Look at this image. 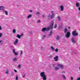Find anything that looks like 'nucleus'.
<instances>
[{"label":"nucleus","mask_w":80,"mask_h":80,"mask_svg":"<svg viewBox=\"0 0 80 80\" xmlns=\"http://www.w3.org/2000/svg\"><path fill=\"white\" fill-rule=\"evenodd\" d=\"M53 24H54V22H51L50 24V26L49 27H48V28H42V32H44L48 31V30H49L50 29H53Z\"/></svg>","instance_id":"f257e3e1"},{"label":"nucleus","mask_w":80,"mask_h":80,"mask_svg":"<svg viewBox=\"0 0 80 80\" xmlns=\"http://www.w3.org/2000/svg\"><path fill=\"white\" fill-rule=\"evenodd\" d=\"M40 76L42 77L43 80H47V76H46V75H45V73L44 72H41Z\"/></svg>","instance_id":"f03ea898"},{"label":"nucleus","mask_w":80,"mask_h":80,"mask_svg":"<svg viewBox=\"0 0 80 80\" xmlns=\"http://www.w3.org/2000/svg\"><path fill=\"white\" fill-rule=\"evenodd\" d=\"M72 35L73 36H77L78 35V32H77L76 31H74L72 32Z\"/></svg>","instance_id":"7ed1b4c3"},{"label":"nucleus","mask_w":80,"mask_h":80,"mask_svg":"<svg viewBox=\"0 0 80 80\" xmlns=\"http://www.w3.org/2000/svg\"><path fill=\"white\" fill-rule=\"evenodd\" d=\"M57 66L58 67H59V68H61V69H63V68H64V65L61 64H58Z\"/></svg>","instance_id":"20e7f679"},{"label":"nucleus","mask_w":80,"mask_h":80,"mask_svg":"<svg viewBox=\"0 0 80 80\" xmlns=\"http://www.w3.org/2000/svg\"><path fill=\"white\" fill-rule=\"evenodd\" d=\"M70 33L69 32H68L65 34L66 37L68 38H69V37L70 36Z\"/></svg>","instance_id":"39448f33"},{"label":"nucleus","mask_w":80,"mask_h":80,"mask_svg":"<svg viewBox=\"0 0 80 80\" xmlns=\"http://www.w3.org/2000/svg\"><path fill=\"white\" fill-rule=\"evenodd\" d=\"M24 35L23 33H21L20 35L19 34H18L16 36V37L18 38H21V37H23Z\"/></svg>","instance_id":"423d86ee"},{"label":"nucleus","mask_w":80,"mask_h":80,"mask_svg":"<svg viewBox=\"0 0 80 80\" xmlns=\"http://www.w3.org/2000/svg\"><path fill=\"white\" fill-rule=\"evenodd\" d=\"M18 42V39H16L15 41L14 42L13 44L14 45H17V44Z\"/></svg>","instance_id":"0eeeda50"},{"label":"nucleus","mask_w":80,"mask_h":80,"mask_svg":"<svg viewBox=\"0 0 80 80\" xmlns=\"http://www.w3.org/2000/svg\"><path fill=\"white\" fill-rule=\"evenodd\" d=\"M0 10H2V12H5V7H4V6H1L0 7Z\"/></svg>","instance_id":"6e6552de"},{"label":"nucleus","mask_w":80,"mask_h":80,"mask_svg":"<svg viewBox=\"0 0 80 80\" xmlns=\"http://www.w3.org/2000/svg\"><path fill=\"white\" fill-rule=\"evenodd\" d=\"M12 51L14 53V54L16 56H17V55H18V53L15 52V50L14 49H12Z\"/></svg>","instance_id":"1a4fd4ad"},{"label":"nucleus","mask_w":80,"mask_h":80,"mask_svg":"<svg viewBox=\"0 0 80 80\" xmlns=\"http://www.w3.org/2000/svg\"><path fill=\"white\" fill-rule=\"evenodd\" d=\"M58 58H59L58 56H56L54 58V59L55 62H57V61H58Z\"/></svg>","instance_id":"9d476101"},{"label":"nucleus","mask_w":80,"mask_h":80,"mask_svg":"<svg viewBox=\"0 0 80 80\" xmlns=\"http://www.w3.org/2000/svg\"><path fill=\"white\" fill-rule=\"evenodd\" d=\"M60 7L61 11L62 12L63 11V10H64V7H63V6L61 5L60 6Z\"/></svg>","instance_id":"9b49d317"},{"label":"nucleus","mask_w":80,"mask_h":80,"mask_svg":"<svg viewBox=\"0 0 80 80\" xmlns=\"http://www.w3.org/2000/svg\"><path fill=\"white\" fill-rule=\"evenodd\" d=\"M71 41L73 43H76V41L75 40V38H72L71 39Z\"/></svg>","instance_id":"f8f14e48"},{"label":"nucleus","mask_w":80,"mask_h":80,"mask_svg":"<svg viewBox=\"0 0 80 80\" xmlns=\"http://www.w3.org/2000/svg\"><path fill=\"white\" fill-rule=\"evenodd\" d=\"M76 5L77 7H79L80 6V4L78 2H76Z\"/></svg>","instance_id":"ddd939ff"},{"label":"nucleus","mask_w":80,"mask_h":80,"mask_svg":"<svg viewBox=\"0 0 80 80\" xmlns=\"http://www.w3.org/2000/svg\"><path fill=\"white\" fill-rule=\"evenodd\" d=\"M40 12H37L36 13V15H37V16L40 15Z\"/></svg>","instance_id":"4468645a"},{"label":"nucleus","mask_w":80,"mask_h":80,"mask_svg":"<svg viewBox=\"0 0 80 80\" xmlns=\"http://www.w3.org/2000/svg\"><path fill=\"white\" fill-rule=\"evenodd\" d=\"M32 17V15L31 14L29 15L27 17L28 19L30 18H31V17Z\"/></svg>","instance_id":"2eb2a0df"},{"label":"nucleus","mask_w":80,"mask_h":80,"mask_svg":"<svg viewBox=\"0 0 80 80\" xmlns=\"http://www.w3.org/2000/svg\"><path fill=\"white\" fill-rule=\"evenodd\" d=\"M59 69H60V68H58L57 67H55L54 68L55 70H59Z\"/></svg>","instance_id":"dca6fc26"},{"label":"nucleus","mask_w":80,"mask_h":80,"mask_svg":"<svg viewBox=\"0 0 80 80\" xmlns=\"http://www.w3.org/2000/svg\"><path fill=\"white\" fill-rule=\"evenodd\" d=\"M64 33H67V31H68V29L66 28H65L64 29Z\"/></svg>","instance_id":"f3484780"},{"label":"nucleus","mask_w":80,"mask_h":80,"mask_svg":"<svg viewBox=\"0 0 80 80\" xmlns=\"http://www.w3.org/2000/svg\"><path fill=\"white\" fill-rule=\"evenodd\" d=\"M51 49H52V51H55V48H54V47H53L52 46H51Z\"/></svg>","instance_id":"a211bd4d"},{"label":"nucleus","mask_w":80,"mask_h":80,"mask_svg":"<svg viewBox=\"0 0 80 80\" xmlns=\"http://www.w3.org/2000/svg\"><path fill=\"white\" fill-rule=\"evenodd\" d=\"M62 78H63V79L64 80H66L67 79V78H66V77H65V75H62Z\"/></svg>","instance_id":"6ab92c4d"},{"label":"nucleus","mask_w":80,"mask_h":80,"mask_svg":"<svg viewBox=\"0 0 80 80\" xmlns=\"http://www.w3.org/2000/svg\"><path fill=\"white\" fill-rule=\"evenodd\" d=\"M58 18L59 21L60 22L62 20H61V18H60V16H58Z\"/></svg>","instance_id":"aec40b11"},{"label":"nucleus","mask_w":80,"mask_h":80,"mask_svg":"<svg viewBox=\"0 0 80 80\" xmlns=\"http://www.w3.org/2000/svg\"><path fill=\"white\" fill-rule=\"evenodd\" d=\"M52 31H51L50 32L49 36H52Z\"/></svg>","instance_id":"412c9836"},{"label":"nucleus","mask_w":80,"mask_h":80,"mask_svg":"<svg viewBox=\"0 0 80 80\" xmlns=\"http://www.w3.org/2000/svg\"><path fill=\"white\" fill-rule=\"evenodd\" d=\"M45 37H46V35H43V36L42 37V39H44V38H45Z\"/></svg>","instance_id":"4be33fe9"},{"label":"nucleus","mask_w":80,"mask_h":80,"mask_svg":"<svg viewBox=\"0 0 80 80\" xmlns=\"http://www.w3.org/2000/svg\"><path fill=\"white\" fill-rule=\"evenodd\" d=\"M60 38V37L58 36H57V37L56 38L57 40H59Z\"/></svg>","instance_id":"5701e85b"},{"label":"nucleus","mask_w":80,"mask_h":80,"mask_svg":"<svg viewBox=\"0 0 80 80\" xmlns=\"http://www.w3.org/2000/svg\"><path fill=\"white\" fill-rule=\"evenodd\" d=\"M54 17V14H52V15L51 16V18H53Z\"/></svg>","instance_id":"b1692460"},{"label":"nucleus","mask_w":80,"mask_h":80,"mask_svg":"<svg viewBox=\"0 0 80 80\" xmlns=\"http://www.w3.org/2000/svg\"><path fill=\"white\" fill-rule=\"evenodd\" d=\"M12 32L13 33H16V29H13Z\"/></svg>","instance_id":"393cba45"},{"label":"nucleus","mask_w":80,"mask_h":80,"mask_svg":"<svg viewBox=\"0 0 80 80\" xmlns=\"http://www.w3.org/2000/svg\"><path fill=\"white\" fill-rule=\"evenodd\" d=\"M13 60L14 62H15V61H17V58H14L13 59Z\"/></svg>","instance_id":"a878e982"},{"label":"nucleus","mask_w":80,"mask_h":80,"mask_svg":"<svg viewBox=\"0 0 80 80\" xmlns=\"http://www.w3.org/2000/svg\"><path fill=\"white\" fill-rule=\"evenodd\" d=\"M9 72V70H7L6 72V74H8Z\"/></svg>","instance_id":"bb28decb"},{"label":"nucleus","mask_w":80,"mask_h":80,"mask_svg":"<svg viewBox=\"0 0 80 80\" xmlns=\"http://www.w3.org/2000/svg\"><path fill=\"white\" fill-rule=\"evenodd\" d=\"M16 80H18V75L16 77Z\"/></svg>","instance_id":"cd10ccee"},{"label":"nucleus","mask_w":80,"mask_h":80,"mask_svg":"<svg viewBox=\"0 0 80 80\" xmlns=\"http://www.w3.org/2000/svg\"><path fill=\"white\" fill-rule=\"evenodd\" d=\"M4 12H5V13L6 15H8V12H7V11H4Z\"/></svg>","instance_id":"c85d7f7f"},{"label":"nucleus","mask_w":80,"mask_h":80,"mask_svg":"<svg viewBox=\"0 0 80 80\" xmlns=\"http://www.w3.org/2000/svg\"><path fill=\"white\" fill-rule=\"evenodd\" d=\"M3 35V33H0V38H1L2 37V35Z\"/></svg>","instance_id":"c756f323"},{"label":"nucleus","mask_w":80,"mask_h":80,"mask_svg":"<svg viewBox=\"0 0 80 80\" xmlns=\"http://www.w3.org/2000/svg\"><path fill=\"white\" fill-rule=\"evenodd\" d=\"M57 27V24H56L54 26V28H56Z\"/></svg>","instance_id":"7c9ffc66"},{"label":"nucleus","mask_w":80,"mask_h":80,"mask_svg":"<svg viewBox=\"0 0 80 80\" xmlns=\"http://www.w3.org/2000/svg\"><path fill=\"white\" fill-rule=\"evenodd\" d=\"M14 75V73L13 72H11V76H13V75Z\"/></svg>","instance_id":"2f4dec72"},{"label":"nucleus","mask_w":80,"mask_h":80,"mask_svg":"<svg viewBox=\"0 0 80 80\" xmlns=\"http://www.w3.org/2000/svg\"><path fill=\"white\" fill-rule=\"evenodd\" d=\"M54 51H55V52H58V49L57 48H56Z\"/></svg>","instance_id":"473e14b6"},{"label":"nucleus","mask_w":80,"mask_h":80,"mask_svg":"<svg viewBox=\"0 0 80 80\" xmlns=\"http://www.w3.org/2000/svg\"><path fill=\"white\" fill-rule=\"evenodd\" d=\"M18 68H21V65L19 64L18 65Z\"/></svg>","instance_id":"72a5a7b5"},{"label":"nucleus","mask_w":80,"mask_h":80,"mask_svg":"<svg viewBox=\"0 0 80 80\" xmlns=\"http://www.w3.org/2000/svg\"><path fill=\"white\" fill-rule=\"evenodd\" d=\"M25 74H24V75L22 76V77L23 78H25Z\"/></svg>","instance_id":"f704fd0d"},{"label":"nucleus","mask_w":80,"mask_h":80,"mask_svg":"<svg viewBox=\"0 0 80 80\" xmlns=\"http://www.w3.org/2000/svg\"><path fill=\"white\" fill-rule=\"evenodd\" d=\"M37 23H40V20H38L37 21Z\"/></svg>","instance_id":"c9c22d12"},{"label":"nucleus","mask_w":80,"mask_h":80,"mask_svg":"<svg viewBox=\"0 0 80 80\" xmlns=\"http://www.w3.org/2000/svg\"><path fill=\"white\" fill-rule=\"evenodd\" d=\"M29 12L31 13H32V12H33V11H32V10H30Z\"/></svg>","instance_id":"e433bc0d"},{"label":"nucleus","mask_w":80,"mask_h":80,"mask_svg":"<svg viewBox=\"0 0 80 80\" xmlns=\"http://www.w3.org/2000/svg\"><path fill=\"white\" fill-rule=\"evenodd\" d=\"M2 30V27H1V26H0V30Z\"/></svg>","instance_id":"4c0bfd02"},{"label":"nucleus","mask_w":80,"mask_h":80,"mask_svg":"<svg viewBox=\"0 0 80 80\" xmlns=\"http://www.w3.org/2000/svg\"><path fill=\"white\" fill-rule=\"evenodd\" d=\"M14 71L15 72H17V70H16L15 69H14Z\"/></svg>","instance_id":"58836bf2"},{"label":"nucleus","mask_w":80,"mask_h":80,"mask_svg":"<svg viewBox=\"0 0 80 80\" xmlns=\"http://www.w3.org/2000/svg\"><path fill=\"white\" fill-rule=\"evenodd\" d=\"M22 53H23V51H21V53H20V55H22Z\"/></svg>","instance_id":"ea45409f"},{"label":"nucleus","mask_w":80,"mask_h":80,"mask_svg":"<svg viewBox=\"0 0 80 80\" xmlns=\"http://www.w3.org/2000/svg\"><path fill=\"white\" fill-rule=\"evenodd\" d=\"M50 17V14H49L48 16V18H49Z\"/></svg>","instance_id":"a19ab883"},{"label":"nucleus","mask_w":80,"mask_h":80,"mask_svg":"<svg viewBox=\"0 0 80 80\" xmlns=\"http://www.w3.org/2000/svg\"><path fill=\"white\" fill-rule=\"evenodd\" d=\"M52 57H52V55L50 56V57H49L50 58H52Z\"/></svg>","instance_id":"79ce46f5"},{"label":"nucleus","mask_w":80,"mask_h":80,"mask_svg":"<svg viewBox=\"0 0 80 80\" xmlns=\"http://www.w3.org/2000/svg\"><path fill=\"white\" fill-rule=\"evenodd\" d=\"M53 12H54L53 11H51V13H52V14H53Z\"/></svg>","instance_id":"37998d69"},{"label":"nucleus","mask_w":80,"mask_h":80,"mask_svg":"<svg viewBox=\"0 0 80 80\" xmlns=\"http://www.w3.org/2000/svg\"><path fill=\"white\" fill-rule=\"evenodd\" d=\"M42 17H45V15H42Z\"/></svg>","instance_id":"c03bdc74"},{"label":"nucleus","mask_w":80,"mask_h":80,"mask_svg":"<svg viewBox=\"0 0 80 80\" xmlns=\"http://www.w3.org/2000/svg\"><path fill=\"white\" fill-rule=\"evenodd\" d=\"M77 80H80V78H78Z\"/></svg>","instance_id":"a18cd8bd"},{"label":"nucleus","mask_w":80,"mask_h":80,"mask_svg":"<svg viewBox=\"0 0 80 80\" xmlns=\"http://www.w3.org/2000/svg\"><path fill=\"white\" fill-rule=\"evenodd\" d=\"M73 79V77H71V80H72Z\"/></svg>","instance_id":"49530a36"},{"label":"nucleus","mask_w":80,"mask_h":80,"mask_svg":"<svg viewBox=\"0 0 80 80\" xmlns=\"http://www.w3.org/2000/svg\"><path fill=\"white\" fill-rule=\"evenodd\" d=\"M65 73V72H61V73Z\"/></svg>","instance_id":"de8ad7c7"},{"label":"nucleus","mask_w":80,"mask_h":80,"mask_svg":"<svg viewBox=\"0 0 80 80\" xmlns=\"http://www.w3.org/2000/svg\"><path fill=\"white\" fill-rule=\"evenodd\" d=\"M68 29H70V27H68Z\"/></svg>","instance_id":"09e8293b"},{"label":"nucleus","mask_w":80,"mask_h":80,"mask_svg":"<svg viewBox=\"0 0 80 80\" xmlns=\"http://www.w3.org/2000/svg\"><path fill=\"white\" fill-rule=\"evenodd\" d=\"M2 42V41L0 40V43H1V42Z\"/></svg>","instance_id":"8fccbe9b"},{"label":"nucleus","mask_w":80,"mask_h":80,"mask_svg":"<svg viewBox=\"0 0 80 80\" xmlns=\"http://www.w3.org/2000/svg\"><path fill=\"white\" fill-rule=\"evenodd\" d=\"M55 64H52V66H53V67H54V66H55Z\"/></svg>","instance_id":"3c124183"},{"label":"nucleus","mask_w":80,"mask_h":80,"mask_svg":"<svg viewBox=\"0 0 80 80\" xmlns=\"http://www.w3.org/2000/svg\"><path fill=\"white\" fill-rule=\"evenodd\" d=\"M43 0V1H45V0Z\"/></svg>","instance_id":"603ef678"}]
</instances>
